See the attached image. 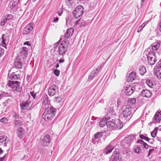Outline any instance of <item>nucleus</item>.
<instances>
[{"label":"nucleus","mask_w":161,"mask_h":161,"mask_svg":"<svg viewBox=\"0 0 161 161\" xmlns=\"http://www.w3.org/2000/svg\"><path fill=\"white\" fill-rule=\"evenodd\" d=\"M44 109V112L42 116V118L46 121L53 119L55 116L56 109L52 106H50L49 108Z\"/></svg>","instance_id":"obj_1"},{"label":"nucleus","mask_w":161,"mask_h":161,"mask_svg":"<svg viewBox=\"0 0 161 161\" xmlns=\"http://www.w3.org/2000/svg\"><path fill=\"white\" fill-rule=\"evenodd\" d=\"M69 44L68 41L67 40L65 39L62 41L59 45L57 51V53L59 55L63 57L65 55L68 50Z\"/></svg>","instance_id":"obj_2"},{"label":"nucleus","mask_w":161,"mask_h":161,"mask_svg":"<svg viewBox=\"0 0 161 161\" xmlns=\"http://www.w3.org/2000/svg\"><path fill=\"white\" fill-rule=\"evenodd\" d=\"M20 82L16 80H9L8 85L14 91L20 92L21 88L20 86Z\"/></svg>","instance_id":"obj_3"},{"label":"nucleus","mask_w":161,"mask_h":161,"mask_svg":"<svg viewBox=\"0 0 161 161\" xmlns=\"http://www.w3.org/2000/svg\"><path fill=\"white\" fill-rule=\"evenodd\" d=\"M147 61L150 65H154L157 61L156 56L155 53L152 51H150L147 55Z\"/></svg>","instance_id":"obj_4"},{"label":"nucleus","mask_w":161,"mask_h":161,"mask_svg":"<svg viewBox=\"0 0 161 161\" xmlns=\"http://www.w3.org/2000/svg\"><path fill=\"white\" fill-rule=\"evenodd\" d=\"M140 89L139 86L137 85H130L125 87V93L127 95L130 96L135 91H137V90Z\"/></svg>","instance_id":"obj_5"},{"label":"nucleus","mask_w":161,"mask_h":161,"mask_svg":"<svg viewBox=\"0 0 161 161\" xmlns=\"http://www.w3.org/2000/svg\"><path fill=\"white\" fill-rule=\"evenodd\" d=\"M83 8L80 5H78L73 12V17L76 19H77L81 16L83 13Z\"/></svg>","instance_id":"obj_6"},{"label":"nucleus","mask_w":161,"mask_h":161,"mask_svg":"<svg viewBox=\"0 0 161 161\" xmlns=\"http://www.w3.org/2000/svg\"><path fill=\"white\" fill-rule=\"evenodd\" d=\"M123 116L125 118H127L129 117L130 118L131 115V108L129 106H125L123 108V110L122 112Z\"/></svg>","instance_id":"obj_7"},{"label":"nucleus","mask_w":161,"mask_h":161,"mask_svg":"<svg viewBox=\"0 0 161 161\" xmlns=\"http://www.w3.org/2000/svg\"><path fill=\"white\" fill-rule=\"evenodd\" d=\"M43 101L42 102V107L43 108H49L50 106H52L48 101V97L47 95H44L43 96Z\"/></svg>","instance_id":"obj_8"},{"label":"nucleus","mask_w":161,"mask_h":161,"mask_svg":"<svg viewBox=\"0 0 161 161\" xmlns=\"http://www.w3.org/2000/svg\"><path fill=\"white\" fill-rule=\"evenodd\" d=\"M30 103L31 101L30 100L28 99L21 102L20 105L21 108L23 110H27L29 108Z\"/></svg>","instance_id":"obj_9"},{"label":"nucleus","mask_w":161,"mask_h":161,"mask_svg":"<svg viewBox=\"0 0 161 161\" xmlns=\"http://www.w3.org/2000/svg\"><path fill=\"white\" fill-rule=\"evenodd\" d=\"M58 91V88L55 85L53 84L51 86L48 90V94L50 96H53L55 95Z\"/></svg>","instance_id":"obj_10"},{"label":"nucleus","mask_w":161,"mask_h":161,"mask_svg":"<svg viewBox=\"0 0 161 161\" xmlns=\"http://www.w3.org/2000/svg\"><path fill=\"white\" fill-rule=\"evenodd\" d=\"M9 141V140L7 136H0V146L7 147V144Z\"/></svg>","instance_id":"obj_11"},{"label":"nucleus","mask_w":161,"mask_h":161,"mask_svg":"<svg viewBox=\"0 0 161 161\" xmlns=\"http://www.w3.org/2000/svg\"><path fill=\"white\" fill-rule=\"evenodd\" d=\"M110 160V161H122L121 158L119 157V153L117 151L113 152Z\"/></svg>","instance_id":"obj_12"},{"label":"nucleus","mask_w":161,"mask_h":161,"mask_svg":"<svg viewBox=\"0 0 161 161\" xmlns=\"http://www.w3.org/2000/svg\"><path fill=\"white\" fill-rule=\"evenodd\" d=\"M19 2L18 0H11L8 5V7L12 10L17 9Z\"/></svg>","instance_id":"obj_13"},{"label":"nucleus","mask_w":161,"mask_h":161,"mask_svg":"<svg viewBox=\"0 0 161 161\" xmlns=\"http://www.w3.org/2000/svg\"><path fill=\"white\" fill-rule=\"evenodd\" d=\"M50 137L49 135H47L42 139L41 143L44 146H47L50 143Z\"/></svg>","instance_id":"obj_14"},{"label":"nucleus","mask_w":161,"mask_h":161,"mask_svg":"<svg viewBox=\"0 0 161 161\" xmlns=\"http://www.w3.org/2000/svg\"><path fill=\"white\" fill-rule=\"evenodd\" d=\"M14 65L15 67L17 69H20L22 68V63L20 56H18L15 58L14 62Z\"/></svg>","instance_id":"obj_15"},{"label":"nucleus","mask_w":161,"mask_h":161,"mask_svg":"<svg viewBox=\"0 0 161 161\" xmlns=\"http://www.w3.org/2000/svg\"><path fill=\"white\" fill-rule=\"evenodd\" d=\"M20 56L23 58H26L28 54V49L26 47H23L21 48L20 50Z\"/></svg>","instance_id":"obj_16"},{"label":"nucleus","mask_w":161,"mask_h":161,"mask_svg":"<svg viewBox=\"0 0 161 161\" xmlns=\"http://www.w3.org/2000/svg\"><path fill=\"white\" fill-rule=\"evenodd\" d=\"M153 74L158 79H161V66L156 67L154 70Z\"/></svg>","instance_id":"obj_17"},{"label":"nucleus","mask_w":161,"mask_h":161,"mask_svg":"<svg viewBox=\"0 0 161 161\" xmlns=\"http://www.w3.org/2000/svg\"><path fill=\"white\" fill-rule=\"evenodd\" d=\"M141 95L147 98L150 97L152 95V92L149 90L147 89L143 90L141 92Z\"/></svg>","instance_id":"obj_18"},{"label":"nucleus","mask_w":161,"mask_h":161,"mask_svg":"<svg viewBox=\"0 0 161 161\" xmlns=\"http://www.w3.org/2000/svg\"><path fill=\"white\" fill-rule=\"evenodd\" d=\"M33 25V24L31 23L27 25L24 29L23 34H27L31 31L33 29L32 27Z\"/></svg>","instance_id":"obj_19"},{"label":"nucleus","mask_w":161,"mask_h":161,"mask_svg":"<svg viewBox=\"0 0 161 161\" xmlns=\"http://www.w3.org/2000/svg\"><path fill=\"white\" fill-rule=\"evenodd\" d=\"M74 32V29L72 28L68 29L66 32L65 33L64 36L65 39H68L70 37L73 35Z\"/></svg>","instance_id":"obj_20"},{"label":"nucleus","mask_w":161,"mask_h":161,"mask_svg":"<svg viewBox=\"0 0 161 161\" xmlns=\"http://www.w3.org/2000/svg\"><path fill=\"white\" fill-rule=\"evenodd\" d=\"M136 78V73L134 72H131L128 77L127 80L128 82H132Z\"/></svg>","instance_id":"obj_21"},{"label":"nucleus","mask_w":161,"mask_h":161,"mask_svg":"<svg viewBox=\"0 0 161 161\" xmlns=\"http://www.w3.org/2000/svg\"><path fill=\"white\" fill-rule=\"evenodd\" d=\"M115 120L112 119L111 120H108L106 121V125L111 130H114Z\"/></svg>","instance_id":"obj_22"},{"label":"nucleus","mask_w":161,"mask_h":161,"mask_svg":"<svg viewBox=\"0 0 161 161\" xmlns=\"http://www.w3.org/2000/svg\"><path fill=\"white\" fill-rule=\"evenodd\" d=\"M17 133L19 138H22L24 135L25 130L22 127H19L17 129Z\"/></svg>","instance_id":"obj_23"},{"label":"nucleus","mask_w":161,"mask_h":161,"mask_svg":"<svg viewBox=\"0 0 161 161\" xmlns=\"http://www.w3.org/2000/svg\"><path fill=\"white\" fill-rule=\"evenodd\" d=\"M122 123L119 119L115 120L114 130L120 129L123 126Z\"/></svg>","instance_id":"obj_24"},{"label":"nucleus","mask_w":161,"mask_h":161,"mask_svg":"<svg viewBox=\"0 0 161 161\" xmlns=\"http://www.w3.org/2000/svg\"><path fill=\"white\" fill-rule=\"evenodd\" d=\"M98 72L99 71H98L97 69H96L95 70H93L89 76L88 79L89 80H91L94 77L97 75Z\"/></svg>","instance_id":"obj_25"},{"label":"nucleus","mask_w":161,"mask_h":161,"mask_svg":"<svg viewBox=\"0 0 161 161\" xmlns=\"http://www.w3.org/2000/svg\"><path fill=\"white\" fill-rule=\"evenodd\" d=\"M160 42L158 41L151 45V48L153 51H156L159 48Z\"/></svg>","instance_id":"obj_26"},{"label":"nucleus","mask_w":161,"mask_h":161,"mask_svg":"<svg viewBox=\"0 0 161 161\" xmlns=\"http://www.w3.org/2000/svg\"><path fill=\"white\" fill-rule=\"evenodd\" d=\"M114 147L112 146L109 145L107 146L105 148L103 153L105 154H107L112 152Z\"/></svg>","instance_id":"obj_27"},{"label":"nucleus","mask_w":161,"mask_h":161,"mask_svg":"<svg viewBox=\"0 0 161 161\" xmlns=\"http://www.w3.org/2000/svg\"><path fill=\"white\" fill-rule=\"evenodd\" d=\"M106 133V132L105 131L100 132H97L94 135V137L95 139L99 138H101L104 135H105Z\"/></svg>","instance_id":"obj_28"},{"label":"nucleus","mask_w":161,"mask_h":161,"mask_svg":"<svg viewBox=\"0 0 161 161\" xmlns=\"http://www.w3.org/2000/svg\"><path fill=\"white\" fill-rule=\"evenodd\" d=\"M154 118L157 122H159L161 120V111L158 112L155 114Z\"/></svg>","instance_id":"obj_29"},{"label":"nucleus","mask_w":161,"mask_h":161,"mask_svg":"<svg viewBox=\"0 0 161 161\" xmlns=\"http://www.w3.org/2000/svg\"><path fill=\"white\" fill-rule=\"evenodd\" d=\"M20 77V75L16 74L14 72L12 73L9 76V78L11 79L16 80L19 79Z\"/></svg>","instance_id":"obj_30"},{"label":"nucleus","mask_w":161,"mask_h":161,"mask_svg":"<svg viewBox=\"0 0 161 161\" xmlns=\"http://www.w3.org/2000/svg\"><path fill=\"white\" fill-rule=\"evenodd\" d=\"M139 70L140 74L142 75H144L146 72L145 67L142 66H139Z\"/></svg>","instance_id":"obj_31"},{"label":"nucleus","mask_w":161,"mask_h":161,"mask_svg":"<svg viewBox=\"0 0 161 161\" xmlns=\"http://www.w3.org/2000/svg\"><path fill=\"white\" fill-rule=\"evenodd\" d=\"M136 102V98H132L129 99L128 101V103L129 105H132L135 104Z\"/></svg>","instance_id":"obj_32"},{"label":"nucleus","mask_w":161,"mask_h":161,"mask_svg":"<svg viewBox=\"0 0 161 161\" xmlns=\"http://www.w3.org/2000/svg\"><path fill=\"white\" fill-rule=\"evenodd\" d=\"M105 124L106 125V121L104 118H102L100 121V126L101 127H103Z\"/></svg>","instance_id":"obj_33"},{"label":"nucleus","mask_w":161,"mask_h":161,"mask_svg":"<svg viewBox=\"0 0 161 161\" xmlns=\"http://www.w3.org/2000/svg\"><path fill=\"white\" fill-rule=\"evenodd\" d=\"M6 37V36H5L4 34H3L2 36V46L5 47V46L6 45V44L5 43V37Z\"/></svg>","instance_id":"obj_34"},{"label":"nucleus","mask_w":161,"mask_h":161,"mask_svg":"<svg viewBox=\"0 0 161 161\" xmlns=\"http://www.w3.org/2000/svg\"><path fill=\"white\" fill-rule=\"evenodd\" d=\"M142 151V149L138 146L135 147L134 148V152L136 153H141Z\"/></svg>","instance_id":"obj_35"},{"label":"nucleus","mask_w":161,"mask_h":161,"mask_svg":"<svg viewBox=\"0 0 161 161\" xmlns=\"http://www.w3.org/2000/svg\"><path fill=\"white\" fill-rule=\"evenodd\" d=\"M65 2L66 4L69 7L72 6L74 4L73 0H66Z\"/></svg>","instance_id":"obj_36"},{"label":"nucleus","mask_w":161,"mask_h":161,"mask_svg":"<svg viewBox=\"0 0 161 161\" xmlns=\"http://www.w3.org/2000/svg\"><path fill=\"white\" fill-rule=\"evenodd\" d=\"M158 130V129L157 128H155L154 129V130H153V131H152V132H151V136L153 137H155V136H156V134H157V133Z\"/></svg>","instance_id":"obj_37"},{"label":"nucleus","mask_w":161,"mask_h":161,"mask_svg":"<svg viewBox=\"0 0 161 161\" xmlns=\"http://www.w3.org/2000/svg\"><path fill=\"white\" fill-rule=\"evenodd\" d=\"M140 137L142 139L144 140L145 141L149 142L150 140V139L147 136H145L143 135H140Z\"/></svg>","instance_id":"obj_38"},{"label":"nucleus","mask_w":161,"mask_h":161,"mask_svg":"<svg viewBox=\"0 0 161 161\" xmlns=\"http://www.w3.org/2000/svg\"><path fill=\"white\" fill-rule=\"evenodd\" d=\"M146 83L150 87H152L153 84L152 80L149 79L147 80L146 81Z\"/></svg>","instance_id":"obj_39"},{"label":"nucleus","mask_w":161,"mask_h":161,"mask_svg":"<svg viewBox=\"0 0 161 161\" xmlns=\"http://www.w3.org/2000/svg\"><path fill=\"white\" fill-rule=\"evenodd\" d=\"M54 101L56 103H60L62 100V98L60 97H58L55 98Z\"/></svg>","instance_id":"obj_40"},{"label":"nucleus","mask_w":161,"mask_h":161,"mask_svg":"<svg viewBox=\"0 0 161 161\" xmlns=\"http://www.w3.org/2000/svg\"><path fill=\"white\" fill-rule=\"evenodd\" d=\"M0 121L3 123L5 124L7 123L8 119L6 118L3 117L1 119Z\"/></svg>","instance_id":"obj_41"},{"label":"nucleus","mask_w":161,"mask_h":161,"mask_svg":"<svg viewBox=\"0 0 161 161\" xmlns=\"http://www.w3.org/2000/svg\"><path fill=\"white\" fill-rule=\"evenodd\" d=\"M61 38H60V40L56 42L55 43L53 46V48H54V49H56L57 47V46L59 45V43H60V42H61Z\"/></svg>","instance_id":"obj_42"},{"label":"nucleus","mask_w":161,"mask_h":161,"mask_svg":"<svg viewBox=\"0 0 161 161\" xmlns=\"http://www.w3.org/2000/svg\"><path fill=\"white\" fill-rule=\"evenodd\" d=\"M7 20H8V19H7V18H4L1 22V26L4 25Z\"/></svg>","instance_id":"obj_43"},{"label":"nucleus","mask_w":161,"mask_h":161,"mask_svg":"<svg viewBox=\"0 0 161 161\" xmlns=\"http://www.w3.org/2000/svg\"><path fill=\"white\" fill-rule=\"evenodd\" d=\"M21 122L19 121V120H15L14 121V123L15 125L18 126H19L21 124Z\"/></svg>","instance_id":"obj_44"},{"label":"nucleus","mask_w":161,"mask_h":161,"mask_svg":"<svg viewBox=\"0 0 161 161\" xmlns=\"http://www.w3.org/2000/svg\"><path fill=\"white\" fill-rule=\"evenodd\" d=\"M11 102V100L8 99L6 100L3 103L4 105V107L7 106L8 105V104H9Z\"/></svg>","instance_id":"obj_45"},{"label":"nucleus","mask_w":161,"mask_h":161,"mask_svg":"<svg viewBox=\"0 0 161 161\" xmlns=\"http://www.w3.org/2000/svg\"><path fill=\"white\" fill-rule=\"evenodd\" d=\"M54 74L56 76H58L59 74L60 71L57 69H56L53 71Z\"/></svg>","instance_id":"obj_46"},{"label":"nucleus","mask_w":161,"mask_h":161,"mask_svg":"<svg viewBox=\"0 0 161 161\" xmlns=\"http://www.w3.org/2000/svg\"><path fill=\"white\" fill-rule=\"evenodd\" d=\"M4 53V49L2 47H0V57L2 56Z\"/></svg>","instance_id":"obj_47"},{"label":"nucleus","mask_w":161,"mask_h":161,"mask_svg":"<svg viewBox=\"0 0 161 161\" xmlns=\"http://www.w3.org/2000/svg\"><path fill=\"white\" fill-rule=\"evenodd\" d=\"M137 143H138L141 144L143 145V144L145 143V142H144L142 140H139L137 141Z\"/></svg>","instance_id":"obj_48"},{"label":"nucleus","mask_w":161,"mask_h":161,"mask_svg":"<svg viewBox=\"0 0 161 161\" xmlns=\"http://www.w3.org/2000/svg\"><path fill=\"white\" fill-rule=\"evenodd\" d=\"M13 116L15 118H18L19 117L18 115L15 112L13 113Z\"/></svg>","instance_id":"obj_49"},{"label":"nucleus","mask_w":161,"mask_h":161,"mask_svg":"<svg viewBox=\"0 0 161 161\" xmlns=\"http://www.w3.org/2000/svg\"><path fill=\"white\" fill-rule=\"evenodd\" d=\"M103 118H104L106 121H108L110 119V117L107 115L105 116Z\"/></svg>","instance_id":"obj_50"},{"label":"nucleus","mask_w":161,"mask_h":161,"mask_svg":"<svg viewBox=\"0 0 161 161\" xmlns=\"http://www.w3.org/2000/svg\"><path fill=\"white\" fill-rule=\"evenodd\" d=\"M154 150L153 149H149L148 152L147 157H148L150 155L151 153L154 151Z\"/></svg>","instance_id":"obj_51"},{"label":"nucleus","mask_w":161,"mask_h":161,"mask_svg":"<svg viewBox=\"0 0 161 161\" xmlns=\"http://www.w3.org/2000/svg\"><path fill=\"white\" fill-rule=\"evenodd\" d=\"M143 28H142V26H141L140 25L138 28L137 30V32H139L140 31H141L142 30V29Z\"/></svg>","instance_id":"obj_52"},{"label":"nucleus","mask_w":161,"mask_h":161,"mask_svg":"<svg viewBox=\"0 0 161 161\" xmlns=\"http://www.w3.org/2000/svg\"><path fill=\"white\" fill-rule=\"evenodd\" d=\"M13 17V15L12 14H8L7 17V19H8V20L11 19Z\"/></svg>","instance_id":"obj_53"},{"label":"nucleus","mask_w":161,"mask_h":161,"mask_svg":"<svg viewBox=\"0 0 161 161\" xmlns=\"http://www.w3.org/2000/svg\"><path fill=\"white\" fill-rule=\"evenodd\" d=\"M129 138L130 137H126L124 140V141H123L122 142V143H123L124 142H125V141H128V140L129 139Z\"/></svg>","instance_id":"obj_54"},{"label":"nucleus","mask_w":161,"mask_h":161,"mask_svg":"<svg viewBox=\"0 0 161 161\" xmlns=\"http://www.w3.org/2000/svg\"><path fill=\"white\" fill-rule=\"evenodd\" d=\"M142 146L145 148H147L148 146V144H147L146 143H144Z\"/></svg>","instance_id":"obj_55"},{"label":"nucleus","mask_w":161,"mask_h":161,"mask_svg":"<svg viewBox=\"0 0 161 161\" xmlns=\"http://www.w3.org/2000/svg\"><path fill=\"white\" fill-rule=\"evenodd\" d=\"M158 27L160 31L161 32V21L159 23Z\"/></svg>","instance_id":"obj_56"},{"label":"nucleus","mask_w":161,"mask_h":161,"mask_svg":"<svg viewBox=\"0 0 161 161\" xmlns=\"http://www.w3.org/2000/svg\"><path fill=\"white\" fill-rule=\"evenodd\" d=\"M62 13H63V12H62V10H61V11L60 12L59 11H58V15L60 16L62 14Z\"/></svg>","instance_id":"obj_57"},{"label":"nucleus","mask_w":161,"mask_h":161,"mask_svg":"<svg viewBox=\"0 0 161 161\" xmlns=\"http://www.w3.org/2000/svg\"><path fill=\"white\" fill-rule=\"evenodd\" d=\"M58 17L55 18L53 20L54 22H57L58 21Z\"/></svg>","instance_id":"obj_58"},{"label":"nucleus","mask_w":161,"mask_h":161,"mask_svg":"<svg viewBox=\"0 0 161 161\" xmlns=\"http://www.w3.org/2000/svg\"><path fill=\"white\" fill-rule=\"evenodd\" d=\"M85 23L84 22H83L81 23V24H80V26L81 27H83L85 25Z\"/></svg>","instance_id":"obj_59"},{"label":"nucleus","mask_w":161,"mask_h":161,"mask_svg":"<svg viewBox=\"0 0 161 161\" xmlns=\"http://www.w3.org/2000/svg\"><path fill=\"white\" fill-rule=\"evenodd\" d=\"M64 62V59H60L59 60V63H63Z\"/></svg>","instance_id":"obj_60"},{"label":"nucleus","mask_w":161,"mask_h":161,"mask_svg":"<svg viewBox=\"0 0 161 161\" xmlns=\"http://www.w3.org/2000/svg\"><path fill=\"white\" fill-rule=\"evenodd\" d=\"M5 155L2 158H0V161H3L5 158Z\"/></svg>","instance_id":"obj_61"},{"label":"nucleus","mask_w":161,"mask_h":161,"mask_svg":"<svg viewBox=\"0 0 161 161\" xmlns=\"http://www.w3.org/2000/svg\"><path fill=\"white\" fill-rule=\"evenodd\" d=\"M146 25V24L145 23H142L141 25V26H142V28H143Z\"/></svg>","instance_id":"obj_62"},{"label":"nucleus","mask_w":161,"mask_h":161,"mask_svg":"<svg viewBox=\"0 0 161 161\" xmlns=\"http://www.w3.org/2000/svg\"><path fill=\"white\" fill-rule=\"evenodd\" d=\"M31 96L33 97L34 98H35V95L33 92H31Z\"/></svg>","instance_id":"obj_63"},{"label":"nucleus","mask_w":161,"mask_h":161,"mask_svg":"<svg viewBox=\"0 0 161 161\" xmlns=\"http://www.w3.org/2000/svg\"><path fill=\"white\" fill-rule=\"evenodd\" d=\"M24 45H30V44L28 42H26L24 43Z\"/></svg>","instance_id":"obj_64"}]
</instances>
